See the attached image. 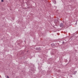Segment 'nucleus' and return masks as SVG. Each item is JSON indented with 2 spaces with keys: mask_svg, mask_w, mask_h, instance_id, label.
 I'll list each match as a JSON object with an SVG mask.
<instances>
[{
  "mask_svg": "<svg viewBox=\"0 0 78 78\" xmlns=\"http://www.w3.org/2000/svg\"><path fill=\"white\" fill-rule=\"evenodd\" d=\"M76 24H77V23H76Z\"/></svg>",
  "mask_w": 78,
  "mask_h": 78,
  "instance_id": "obj_6",
  "label": "nucleus"
},
{
  "mask_svg": "<svg viewBox=\"0 0 78 78\" xmlns=\"http://www.w3.org/2000/svg\"><path fill=\"white\" fill-rule=\"evenodd\" d=\"M63 43H64V42L63 41Z\"/></svg>",
  "mask_w": 78,
  "mask_h": 78,
  "instance_id": "obj_5",
  "label": "nucleus"
},
{
  "mask_svg": "<svg viewBox=\"0 0 78 78\" xmlns=\"http://www.w3.org/2000/svg\"><path fill=\"white\" fill-rule=\"evenodd\" d=\"M7 78H9V77L8 76H7Z\"/></svg>",
  "mask_w": 78,
  "mask_h": 78,
  "instance_id": "obj_4",
  "label": "nucleus"
},
{
  "mask_svg": "<svg viewBox=\"0 0 78 78\" xmlns=\"http://www.w3.org/2000/svg\"><path fill=\"white\" fill-rule=\"evenodd\" d=\"M60 27H63L64 26V24L63 23H61L60 25Z\"/></svg>",
  "mask_w": 78,
  "mask_h": 78,
  "instance_id": "obj_1",
  "label": "nucleus"
},
{
  "mask_svg": "<svg viewBox=\"0 0 78 78\" xmlns=\"http://www.w3.org/2000/svg\"><path fill=\"white\" fill-rule=\"evenodd\" d=\"M1 2H3V0H1Z\"/></svg>",
  "mask_w": 78,
  "mask_h": 78,
  "instance_id": "obj_3",
  "label": "nucleus"
},
{
  "mask_svg": "<svg viewBox=\"0 0 78 78\" xmlns=\"http://www.w3.org/2000/svg\"><path fill=\"white\" fill-rule=\"evenodd\" d=\"M77 72L76 71L73 72V74L75 75V74H76V73Z\"/></svg>",
  "mask_w": 78,
  "mask_h": 78,
  "instance_id": "obj_2",
  "label": "nucleus"
},
{
  "mask_svg": "<svg viewBox=\"0 0 78 78\" xmlns=\"http://www.w3.org/2000/svg\"><path fill=\"white\" fill-rule=\"evenodd\" d=\"M55 3H56V2H55Z\"/></svg>",
  "mask_w": 78,
  "mask_h": 78,
  "instance_id": "obj_7",
  "label": "nucleus"
}]
</instances>
